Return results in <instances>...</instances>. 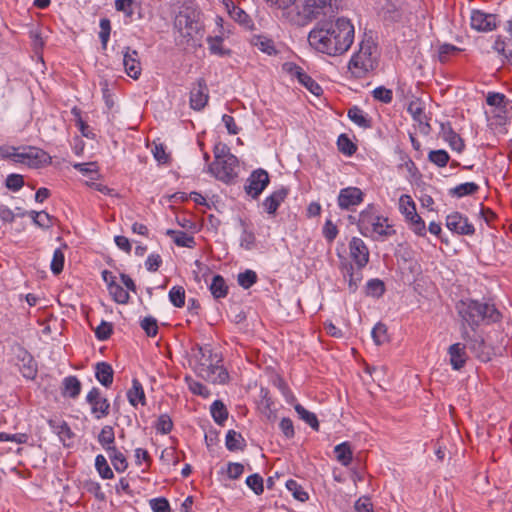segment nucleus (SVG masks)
Wrapping results in <instances>:
<instances>
[{
	"mask_svg": "<svg viewBox=\"0 0 512 512\" xmlns=\"http://www.w3.org/2000/svg\"><path fill=\"white\" fill-rule=\"evenodd\" d=\"M354 26L351 21L339 17L335 21L318 23L308 35V42L316 51L329 56L342 55L354 41Z\"/></svg>",
	"mask_w": 512,
	"mask_h": 512,
	"instance_id": "f257e3e1",
	"label": "nucleus"
},
{
	"mask_svg": "<svg viewBox=\"0 0 512 512\" xmlns=\"http://www.w3.org/2000/svg\"><path fill=\"white\" fill-rule=\"evenodd\" d=\"M457 311L463 326L461 337L467 342L468 347L476 352L482 347L484 342L480 338L472 337L465 325L475 331L481 323L497 322L500 319V313L492 304L481 303L471 299L461 300L457 304Z\"/></svg>",
	"mask_w": 512,
	"mask_h": 512,
	"instance_id": "f03ea898",
	"label": "nucleus"
},
{
	"mask_svg": "<svg viewBox=\"0 0 512 512\" xmlns=\"http://www.w3.org/2000/svg\"><path fill=\"white\" fill-rule=\"evenodd\" d=\"M193 361L195 372L204 380L213 384H224L228 380V373L220 364L222 359L217 353H213L209 345H197L193 349Z\"/></svg>",
	"mask_w": 512,
	"mask_h": 512,
	"instance_id": "7ed1b4c3",
	"label": "nucleus"
},
{
	"mask_svg": "<svg viewBox=\"0 0 512 512\" xmlns=\"http://www.w3.org/2000/svg\"><path fill=\"white\" fill-rule=\"evenodd\" d=\"M359 232L364 236L376 241H383L393 234L395 230L389 224L388 218L380 215L373 206H368L359 214Z\"/></svg>",
	"mask_w": 512,
	"mask_h": 512,
	"instance_id": "20e7f679",
	"label": "nucleus"
},
{
	"mask_svg": "<svg viewBox=\"0 0 512 512\" xmlns=\"http://www.w3.org/2000/svg\"><path fill=\"white\" fill-rule=\"evenodd\" d=\"M377 59L376 44L371 38H365L360 42L358 51L352 55L348 69L356 78H362L376 67Z\"/></svg>",
	"mask_w": 512,
	"mask_h": 512,
	"instance_id": "39448f33",
	"label": "nucleus"
},
{
	"mask_svg": "<svg viewBox=\"0 0 512 512\" xmlns=\"http://www.w3.org/2000/svg\"><path fill=\"white\" fill-rule=\"evenodd\" d=\"M200 15L199 10L185 7L175 17L174 27L187 42L194 39L203 30Z\"/></svg>",
	"mask_w": 512,
	"mask_h": 512,
	"instance_id": "423d86ee",
	"label": "nucleus"
},
{
	"mask_svg": "<svg viewBox=\"0 0 512 512\" xmlns=\"http://www.w3.org/2000/svg\"><path fill=\"white\" fill-rule=\"evenodd\" d=\"M237 166L238 160L234 155L226 154L223 157L217 154L216 159L208 166V170L218 180L228 183L237 176Z\"/></svg>",
	"mask_w": 512,
	"mask_h": 512,
	"instance_id": "0eeeda50",
	"label": "nucleus"
},
{
	"mask_svg": "<svg viewBox=\"0 0 512 512\" xmlns=\"http://www.w3.org/2000/svg\"><path fill=\"white\" fill-rule=\"evenodd\" d=\"M51 156L41 148L24 146L21 149L19 164L30 168H41L51 163Z\"/></svg>",
	"mask_w": 512,
	"mask_h": 512,
	"instance_id": "6e6552de",
	"label": "nucleus"
},
{
	"mask_svg": "<svg viewBox=\"0 0 512 512\" xmlns=\"http://www.w3.org/2000/svg\"><path fill=\"white\" fill-rule=\"evenodd\" d=\"M349 256L356 268L362 270L369 263L370 251L366 243L359 237H352L348 244Z\"/></svg>",
	"mask_w": 512,
	"mask_h": 512,
	"instance_id": "1a4fd4ad",
	"label": "nucleus"
},
{
	"mask_svg": "<svg viewBox=\"0 0 512 512\" xmlns=\"http://www.w3.org/2000/svg\"><path fill=\"white\" fill-rule=\"evenodd\" d=\"M269 184V175L267 171L263 169H257L253 171L248 177L245 184V192L256 199L265 190Z\"/></svg>",
	"mask_w": 512,
	"mask_h": 512,
	"instance_id": "9d476101",
	"label": "nucleus"
},
{
	"mask_svg": "<svg viewBox=\"0 0 512 512\" xmlns=\"http://www.w3.org/2000/svg\"><path fill=\"white\" fill-rule=\"evenodd\" d=\"M470 25L479 32H490L497 27V17L494 14L475 9L471 11Z\"/></svg>",
	"mask_w": 512,
	"mask_h": 512,
	"instance_id": "9b49d317",
	"label": "nucleus"
},
{
	"mask_svg": "<svg viewBox=\"0 0 512 512\" xmlns=\"http://www.w3.org/2000/svg\"><path fill=\"white\" fill-rule=\"evenodd\" d=\"M86 401L91 405V412L96 419H101L109 414L110 403L101 396L98 388H92L86 396Z\"/></svg>",
	"mask_w": 512,
	"mask_h": 512,
	"instance_id": "f8f14e48",
	"label": "nucleus"
},
{
	"mask_svg": "<svg viewBox=\"0 0 512 512\" xmlns=\"http://www.w3.org/2000/svg\"><path fill=\"white\" fill-rule=\"evenodd\" d=\"M364 194L357 187H346L340 190L337 201L342 210H352L363 202Z\"/></svg>",
	"mask_w": 512,
	"mask_h": 512,
	"instance_id": "ddd939ff",
	"label": "nucleus"
},
{
	"mask_svg": "<svg viewBox=\"0 0 512 512\" xmlns=\"http://www.w3.org/2000/svg\"><path fill=\"white\" fill-rule=\"evenodd\" d=\"M446 227L459 235H473L475 233L473 224L459 212H453L447 216Z\"/></svg>",
	"mask_w": 512,
	"mask_h": 512,
	"instance_id": "4468645a",
	"label": "nucleus"
},
{
	"mask_svg": "<svg viewBox=\"0 0 512 512\" xmlns=\"http://www.w3.org/2000/svg\"><path fill=\"white\" fill-rule=\"evenodd\" d=\"M335 7L337 0H305L303 12L309 18H317L321 14L333 12Z\"/></svg>",
	"mask_w": 512,
	"mask_h": 512,
	"instance_id": "2eb2a0df",
	"label": "nucleus"
},
{
	"mask_svg": "<svg viewBox=\"0 0 512 512\" xmlns=\"http://www.w3.org/2000/svg\"><path fill=\"white\" fill-rule=\"evenodd\" d=\"M209 92L204 79H199L190 91V107L193 110L200 111L208 103Z\"/></svg>",
	"mask_w": 512,
	"mask_h": 512,
	"instance_id": "dca6fc26",
	"label": "nucleus"
},
{
	"mask_svg": "<svg viewBox=\"0 0 512 512\" xmlns=\"http://www.w3.org/2000/svg\"><path fill=\"white\" fill-rule=\"evenodd\" d=\"M123 65L125 72L129 77L133 79L139 78L142 68L139 55L136 50H132L129 47L125 48L123 53Z\"/></svg>",
	"mask_w": 512,
	"mask_h": 512,
	"instance_id": "f3484780",
	"label": "nucleus"
},
{
	"mask_svg": "<svg viewBox=\"0 0 512 512\" xmlns=\"http://www.w3.org/2000/svg\"><path fill=\"white\" fill-rule=\"evenodd\" d=\"M340 269L345 282H347L349 292L355 293L363 279L361 270L348 262L342 263Z\"/></svg>",
	"mask_w": 512,
	"mask_h": 512,
	"instance_id": "a211bd4d",
	"label": "nucleus"
},
{
	"mask_svg": "<svg viewBox=\"0 0 512 512\" xmlns=\"http://www.w3.org/2000/svg\"><path fill=\"white\" fill-rule=\"evenodd\" d=\"M289 194V189L286 187H280L274 190L269 196H267L262 206L266 213L269 215H275L279 206L284 202Z\"/></svg>",
	"mask_w": 512,
	"mask_h": 512,
	"instance_id": "6ab92c4d",
	"label": "nucleus"
},
{
	"mask_svg": "<svg viewBox=\"0 0 512 512\" xmlns=\"http://www.w3.org/2000/svg\"><path fill=\"white\" fill-rule=\"evenodd\" d=\"M486 102L489 106L496 108L497 114L495 116L498 118V123L504 124L507 119L506 110L509 104V100L506 96L498 92H489L486 97Z\"/></svg>",
	"mask_w": 512,
	"mask_h": 512,
	"instance_id": "aec40b11",
	"label": "nucleus"
},
{
	"mask_svg": "<svg viewBox=\"0 0 512 512\" xmlns=\"http://www.w3.org/2000/svg\"><path fill=\"white\" fill-rule=\"evenodd\" d=\"M48 425L65 446H70L74 433L66 421L60 419H49Z\"/></svg>",
	"mask_w": 512,
	"mask_h": 512,
	"instance_id": "412c9836",
	"label": "nucleus"
},
{
	"mask_svg": "<svg viewBox=\"0 0 512 512\" xmlns=\"http://www.w3.org/2000/svg\"><path fill=\"white\" fill-rule=\"evenodd\" d=\"M450 364L454 370H460L464 367L467 354L466 346L462 343H454L448 349Z\"/></svg>",
	"mask_w": 512,
	"mask_h": 512,
	"instance_id": "4be33fe9",
	"label": "nucleus"
},
{
	"mask_svg": "<svg viewBox=\"0 0 512 512\" xmlns=\"http://www.w3.org/2000/svg\"><path fill=\"white\" fill-rule=\"evenodd\" d=\"M442 135L443 139L449 144L451 149L458 153L463 151L465 147L464 141L449 124H442Z\"/></svg>",
	"mask_w": 512,
	"mask_h": 512,
	"instance_id": "5701e85b",
	"label": "nucleus"
},
{
	"mask_svg": "<svg viewBox=\"0 0 512 512\" xmlns=\"http://www.w3.org/2000/svg\"><path fill=\"white\" fill-rule=\"evenodd\" d=\"M127 398L133 407H137L138 404L146 405L145 392L138 379L134 378L132 380V386L127 392Z\"/></svg>",
	"mask_w": 512,
	"mask_h": 512,
	"instance_id": "b1692460",
	"label": "nucleus"
},
{
	"mask_svg": "<svg viewBox=\"0 0 512 512\" xmlns=\"http://www.w3.org/2000/svg\"><path fill=\"white\" fill-rule=\"evenodd\" d=\"M241 235L239 238L240 247L245 250H252L256 246V236L254 231L249 227V225L241 220Z\"/></svg>",
	"mask_w": 512,
	"mask_h": 512,
	"instance_id": "393cba45",
	"label": "nucleus"
},
{
	"mask_svg": "<svg viewBox=\"0 0 512 512\" xmlns=\"http://www.w3.org/2000/svg\"><path fill=\"white\" fill-rule=\"evenodd\" d=\"M113 369L106 362H99L95 367L96 379L105 387H109L113 382Z\"/></svg>",
	"mask_w": 512,
	"mask_h": 512,
	"instance_id": "a878e982",
	"label": "nucleus"
},
{
	"mask_svg": "<svg viewBox=\"0 0 512 512\" xmlns=\"http://www.w3.org/2000/svg\"><path fill=\"white\" fill-rule=\"evenodd\" d=\"M166 235L170 236L179 247L193 248L195 246L194 237L184 231L168 229Z\"/></svg>",
	"mask_w": 512,
	"mask_h": 512,
	"instance_id": "bb28decb",
	"label": "nucleus"
},
{
	"mask_svg": "<svg viewBox=\"0 0 512 512\" xmlns=\"http://www.w3.org/2000/svg\"><path fill=\"white\" fill-rule=\"evenodd\" d=\"M348 118L357 126L367 129L371 127V119L358 106H353L348 110Z\"/></svg>",
	"mask_w": 512,
	"mask_h": 512,
	"instance_id": "cd10ccee",
	"label": "nucleus"
},
{
	"mask_svg": "<svg viewBox=\"0 0 512 512\" xmlns=\"http://www.w3.org/2000/svg\"><path fill=\"white\" fill-rule=\"evenodd\" d=\"M252 44L261 52L272 56L278 53L274 41L264 35H256L252 38Z\"/></svg>",
	"mask_w": 512,
	"mask_h": 512,
	"instance_id": "c85d7f7f",
	"label": "nucleus"
},
{
	"mask_svg": "<svg viewBox=\"0 0 512 512\" xmlns=\"http://www.w3.org/2000/svg\"><path fill=\"white\" fill-rule=\"evenodd\" d=\"M336 459L343 466H348L353 459V451L349 442H342L334 447Z\"/></svg>",
	"mask_w": 512,
	"mask_h": 512,
	"instance_id": "c756f323",
	"label": "nucleus"
},
{
	"mask_svg": "<svg viewBox=\"0 0 512 512\" xmlns=\"http://www.w3.org/2000/svg\"><path fill=\"white\" fill-rule=\"evenodd\" d=\"M81 391V383L75 376H68L63 379L62 394L64 397L76 398Z\"/></svg>",
	"mask_w": 512,
	"mask_h": 512,
	"instance_id": "7c9ffc66",
	"label": "nucleus"
},
{
	"mask_svg": "<svg viewBox=\"0 0 512 512\" xmlns=\"http://www.w3.org/2000/svg\"><path fill=\"white\" fill-rule=\"evenodd\" d=\"M223 37L222 36H209L207 38L208 49L211 54L217 55L220 57L229 56L231 54V50L227 49L223 46Z\"/></svg>",
	"mask_w": 512,
	"mask_h": 512,
	"instance_id": "2f4dec72",
	"label": "nucleus"
},
{
	"mask_svg": "<svg viewBox=\"0 0 512 512\" xmlns=\"http://www.w3.org/2000/svg\"><path fill=\"white\" fill-rule=\"evenodd\" d=\"M114 469L117 472H124L128 467L126 457L115 446L106 450Z\"/></svg>",
	"mask_w": 512,
	"mask_h": 512,
	"instance_id": "473e14b6",
	"label": "nucleus"
},
{
	"mask_svg": "<svg viewBox=\"0 0 512 512\" xmlns=\"http://www.w3.org/2000/svg\"><path fill=\"white\" fill-rule=\"evenodd\" d=\"M209 289L215 298H224L228 293V286L224 278L220 275L213 277Z\"/></svg>",
	"mask_w": 512,
	"mask_h": 512,
	"instance_id": "72a5a7b5",
	"label": "nucleus"
},
{
	"mask_svg": "<svg viewBox=\"0 0 512 512\" xmlns=\"http://www.w3.org/2000/svg\"><path fill=\"white\" fill-rule=\"evenodd\" d=\"M212 418L217 424L222 425L228 418V411L220 400H215L210 407Z\"/></svg>",
	"mask_w": 512,
	"mask_h": 512,
	"instance_id": "f704fd0d",
	"label": "nucleus"
},
{
	"mask_svg": "<svg viewBox=\"0 0 512 512\" xmlns=\"http://www.w3.org/2000/svg\"><path fill=\"white\" fill-rule=\"evenodd\" d=\"M244 438L235 430H229L225 437V445L229 451L242 449L244 446Z\"/></svg>",
	"mask_w": 512,
	"mask_h": 512,
	"instance_id": "c9c22d12",
	"label": "nucleus"
},
{
	"mask_svg": "<svg viewBox=\"0 0 512 512\" xmlns=\"http://www.w3.org/2000/svg\"><path fill=\"white\" fill-rule=\"evenodd\" d=\"M223 4L225 5L230 17L236 22L240 24H246L248 22L249 16L241 8L235 6L231 0H223Z\"/></svg>",
	"mask_w": 512,
	"mask_h": 512,
	"instance_id": "e433bc0d",
	"label": "nucleus"
},
{
	"mask_svg": "<svg viewBox=\"0 0 512 512\" xmlns=\"http://www.w3.org/2000/svg\"><path fill=\"white\" fill-rule=\"evenodd\" d=\"M296 413L299 418L306 422L312 429H319V422L316 415L308 410H306L301 404H296L294 406Z\"/></svg>",
	"mask_w": 512,
	"mask_h": 512,
	"instance_id": "4c0bfd02",
	"label": "nucleus"
},
{
	"mask_svg": "<svg viewBox=\"0 0 512 512\" xmlns=\"http://www.w3.org/2000/svg\"><path fill=\"white\" fill-rule=\"evenodd\" d=\"M115 434L112 426L106 425L98 435V442L106 450L114 447Z\"/></svg>",
	"mask_w": 512,
	"mask_h": 512,
	"instance_id": "58836bf2",
	"label": "nucleus"
},
{
	"mask_svg": "<svg viewBox=\"0 0 512 512\" xmlns=\"http://www.w3.org/2000/svg\"><path fill=\"white\" fill-rule=\"evenodd\" d=\"M399 210L404 215L405 219L413 217L416 214V206L409 195H402L399 198Z\"/></svg>",
	"mask_w": 512,
	"mask_h": 512,
	"instance_id": "ea45409f",
	"label": "nucleus"
},
{
	"mask_svg": "<svg viewBox=\"0 0 512 512\" xmlns=\"http://www.w3.org/2000/svg\"><path fill=\"white\" fill-rule=\"evenodd\" d=\"M95 468L102 479H112L114 477L112 469L110 468L106 458L102 454L96 456Z\"/></svg>",
	"mask_w": 512,
	"mask_h": 512,
	"instance_id": "a19ab883",
	"label": "nucleus"
},
{
	"mask_svg": "<svg viewBox=\"0 0 512 512\" xmlns=\"http://www.w3.org/2000/svg\"><path fill=\"white\" fill-rule=\"evenodd\" d=\"M286 488L298 501L305 502L309 498L308 493L303 489V487L293 479L286 481Z\"/></svg>",
	"mask_w": 512,
	"mask_h": 512,
	"instance_id": "79ce46f5",
	"label": "nucleus"
},
{
	"mask_svg": "<svg viewBox=\"0 0 512 512\" xmlns=\"http://www.w3.org/2000/svg\"><path fill=\"white\" fill-rule=\"evenodd\" d=\"M65 262V255L63 248H57L54 253L50 264V269L54 275H58L63 271Z\"/></svg>",
	"mask_w": 512,
	"mask_h": 512,
	"instance_id": "37998d69",
	"label": "nucleus"
},
{
	"mask_svg": "<svg viewBox=\"0 0 512 512\" xmlns=\"http://www.w3.org/2000/svg\"><path fill=\"white\" fill-rule=\"evenodd\" d=\"M479 189V186L474 182H466L457 185L451 190V193L459 198L472 195Z\"/></svg>",
	"mask_w": 512,
	"mask_h": 512,
	"instance_id": "c03bdc74",
	"label": "nucleus"
},
{
	"mask_svg": "<svg viewBox=\"0 0 512 512\" xmlns=\"http://www.w3.org/2000/svg\"><path fill=\"white\" fill-rule=\"evenodd\" d=\"M428 159L438 167H445L449 162L450 156L447 151L439 149L430 151L428 154Z\"/></svg>",
	"mask_w": 512,
	"mask_h": 512,
	"instance_id": "a18cd8bd",
	"label": "nucleus"
},
{
	"mask_svg": "<svg viewBox=\"0 0 512 512\" xmlns=\"http://www.w3.org/2000/svg\"><path fill=\"white\" fill-rule=\"evenodd\" d=\"M170 302L178 308L185 304V290L182 286H173L169 291Z\"/></svg>",
	"mask_w": 512,
	"mask_h": 512,
	"instance_id": "49530a36",
	"label": "nucleus"
},
{
	"mask_svg": "<svg viewBox=\"0 0 512 512\" xmlns=\"http://www.w3.org/2000/svg\"><path fill=\"white\" fill-rule=\"evenodd\" d=\"M108 290L110 295L117 303L126 304L129 301V294L127 290H125L118 283L110 285Z\"/></svg>",
	"mask_w": 512,
	"mask_h": 512,
	"instance_id": "de8ad7c7",
	"label": "nucleus"
},
{
	"mask_svg": "<svg viewBox=\"0 0 512 512\" xmlns=\"http://www.w3.org/2000/svg\"><path fill=\"white\" fill-rule=\"evenodd\" d=\"M21 149H22V147L3 145V146H0V156L3 159H9L15 163H19Z\"/></svg>",
	"mask_w": 512,
	"mask_h": 512,
	"instance_id": "09e8293b",
	"label": "nucleus"
},
{
	"mask_svg": "<svg viewBox=\"0 0 512 512\" xmlns=\"http://www.w3.org/2000/svg\"><path fill=\"white\" fill-rule=\"evenodd\" d=\"M406 221L409 223L410 229L418 236H424L426 234V225L423 219L416 213L413 217L407 218Z\"/></svg>",
	"mask_w": 512,
	"mask_h": 512,
	"instance_id": "8fccbe9b",
	"label": "nucleus"
},
{
	"mask_svg": "<svg viewBox=\"0 0 512 512\" xmlns=\"http://www.w3.org/2000/svg\"><path fill=\"white\" fill-rule=\"evenodd\" d=\"M337 146L339 151L347 156H351L356 151L355 144L345 134L338 137Z\"/></svg>",
	"mask_w": 512,
	"mask_h": 512,
	"instance_id": "3c124183",
	"label": "nucleus"
},
{
	"mask_svg": "<svg viewBox=\"0 0 512 512\" xmlns=\"http://www.w3.org/2000/svg\"><path fill=\"white\" fill-rule=\"evenodd\" d=\"M385 292L384 283L379 279H371L366 284L367 295L380 297Z\"/></svg>",
	"mask_w": 512,
	"mask_h": 512,
	"instance_id": "603ef678",
	"label": "nucleus"
},
{
	"mask_svg": "<svg viewBox=\"0 0 512 512\" xmlns=\"http://www.w3.org/2000/svg\"><path fill=\"white\" fill-rule=\"evenodd\" d=\"M256 282L257 274L252 270H246L238 275V284L244 289H249Z\"/></svg>",
	"mask_w": 512,
	"mask_h": 512,
	"instance_id": "864d4df0",
	"label": "nucleus"
},
{
	"mask_svg": "<svg viewBox=\"0 0 512 512\" xmlns=\"http://www.w3.org/2000/svg\"><path fill=\"white\" fill-rule=\"evenodd\" d=\"M5 186L9 190L17 192L24 186V178L20 174H9L6 178Z\"/></svg>",
	"mask_w": 512,
	"mask_h": 512,
	"instance_id": "5fc2aeb1",
	"label": "nucleus"
},
{
	"mask_svg": "<svg viewBox=\"0 0 512 512\" xmlns=\"http://www.w3.org/2000/svg\"><path fill=\"white\" fill-rule=\"evenodd\" d=\"M173 428L172 419L168 414H162L158 417L155 429L158 433L168 434Z\"/></svg>",
	"mask_w": 512,
	"mask_h": 512,
	"instance_id": "6e6d98bb",
	"label": "nucleus"
},
{
	"mask_svg": "<svg viewBox=\"0 0 512 512\" xmlns=\"http://www.w3.org/2000/svg\"><path fill=\"white\" fill-rule=\"evenodd\" d=\"M140 326L149 337H154L158 333L157 320L154 317H145L141 320Z\"/></svg>",
	"mask_w": 512,
	"mask_h": 512,
	"instance_id": "4d7b16f0",
	"label": "nucleus"
},
{
	"mask_svg": "<svg viewBox=\"0 0 512 512\" xmlns=\"http://www.w3.org/2000/svg\"><path fill=\"white\" fill-rule=\"evenodd\" d=\"M371 335L376 345L385 343L388 339L386 326L382 323H377L372 329Z\"/></svg>",
	"mask_w": 512,
	"mask_h": 512,
	"instance_id": "13d9d810",
	"label": "nucleus"
},
{
	"mask_svg": "<svg viewBox=\"0 0 512 512\" xmlns=\"http://www.w3.org/2000/svg\"><path fill=\"white\" fill-rule=\"evenodd\" d=\"M372 95L374 99L383 102L385 104H388L392 102L393 100V92L391 89L385 88L383 86L376 87L372 91Z\"/></svg>",
	"mask_w": 512,
	"mask_h": 512,
	"instance_id": "bf43d9fd",
	"label": "nucleus"
},
{
	"mask_svg": "<svg viewBox=\"0 0 512 512\" xmlns=\"http://www.w3.org/2000/svg\"><path fill=\"white\" fill-rule=\"evenodd\" d=\"M100 26V32H99V38L102 43V47L106 49L107 43L109 41L110 32H111V23L110 20L107 18H102L99 23Z\"/></svg>",
	"mask_w": 512,
	"mask_h": 512,
	"instance_id": "052dcab7",
	"label": "nucleus"
},
{
	"mask_svg": "<svg viewBox=\"0 0 512 512\" xmlns=\"http://www.w3.org/2000/svg\"><path fill=\"white\" fill-rule=\"evenodd\" d=\"M283 71L289 74L291 77L296 78L298 82L306 74L304 69L293 62H286L282 65Z\"/></svg>",
	"mask_w": 512,
	"mask_h": 512,
	"instance_id": "680f3d73",
	"label": "nucleus"
},
{
	"mask_svg": "<svg viewBox=\"0 0 512 512\" xmlns=\"http://www.w3.org/2000/svg\"><path fill=\"white\" fill-rule=\"evenodd\" d=\"M72 167L83 175H97L99 167L96 162L74 163Z\"/></svg>",
	"mask_w": 512,
	"mask_h": 512,
	"instance_id": "e2e57ef3",
	"label": "nucleus"
},
{
	"mask_svg": "<svg viewBox=\"0 0 512 512\" xmlns=\"http://www.w3.org/2000/svg\"><path fill=\"white\" fill-rule=\"evenodd\" d=\"M299 83L313 95L319 96L322 93V88L307 73L303 76V78H301Z\"/></svg>",
	"mask_w": 512,
	"mask_h": 512,
	"instance_id": "0e129e2a",
	"label": "nucleus"
},
{
	"mask_svg": "<svg viewBox=\"0 0 512 512\" xmlns=\"http://www.w3.org/2000/svg\"><path fill=\"white\" fill-rule=\"evenodd\" d=\"M149 505L153 512H171L170 504L164 497L151 499Z\"/></svg>",
	"mask_w": 512,
	"mask_h": 512,
	"instance_id": "69168bd1",
	"label": "nucleus"
},
{
	"mask_svg": "<svg viewBox=\"0 0 512 512\" xmlns=\"http://www.w3.org/2000/svg\"><path fill=\"white\" fill-rule=\"evenodd\" d=\"M113 331L112 324L106 321H102L95 329V336L100 341L107 340Z\"/></svg>",
	"mask_w": 512,
	"mask_h": 512,
	"instance_id": "338daca9",
	"label": "nucleus"
},
{
	"mask_svg": "<svg viewBox=\"0 0 512 512\" xmlns=\"http://www.w3.org/2000/svg\"><path fill=\"white\" fill-rule=\"evenodd\" d=\"M247 486L254 491L255 494L259 495L263 492V479L258 474L250 475L246 478Z\"/></svg>",
	"mask_w": 512,
	"mask_h": 512,
	"instance_id": "774afa93",
	"label": "nucleus"
}]
</instances>
